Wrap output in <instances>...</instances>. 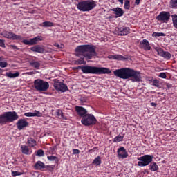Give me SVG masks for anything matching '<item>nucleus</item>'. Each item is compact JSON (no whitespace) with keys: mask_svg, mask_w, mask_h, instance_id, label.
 Segmentation results:
<instances>
[{"mask_svg":"<svg viewBox=\"0 0 177 177\" xmlns=\"http://www.w3.org/2000/svg\"><path fill=\"white\" fill-rule=\"evenodd\" d=\"M115 77L122 80H129L131 82H140L142 76L140 71L130 68H122L114 71Z\"/></svg>","mask_w":177,"mask_h":177,"instance_id":"nucleus-1","label":"nucleus"},{"mask_svg":"<svg viewBox=\"0 0 177 177\" xmlns=\"http://www.w3.org/2000/svg\"><path fill=\"white\" fill-rule=\"evenodd\" d=\"M96 46L91 44L80 45L75 48L76 56H83L86 60L92 59L97 56Z\"/></svg>","mask_w":177,"mask_h":177,"instance_id":"nucleus-2","label":"nucleus"},{"mask_svg":"<svg viewBox=\"0 0 177 177\" xmlns=\"http://www.w3.org/2000/svg\"><path fill=\"white\" fill-rule=\"evenodd\" d=\"M111 73V70L105 67L84 66L83 68L84 74H93L100 75L103 74H110Z\"/></svg>","mask_w":177,"mask_h":177,"instance_id":"nucleus-3","label":"nucleus"},{"mask_svg":"<svg viewBox=\"0 0 177 177\" xmlns=\"http://www.w3.org/2000/svg\"><path fill=\"white\" fill-rule=\"evenodd\" d=\"M19 119V115L16 111H7L0 115V124L5 125L8 122H13Z\"/></svg>","mask_w":177,"mask_h":177,"instance_id":"nucleus-4","label":"nucleus"},{"mask_svg":"<svg viewBox=\"0 0 177 177\" xmlns=\"http://www.w3.org/2000/svg\"><path fill=\"white\" fill-rule=\"evenodd\" d=\"M96 7L94 1H84L80 2L77 5V8L82 12H89Z\"/></svg>","mask_w":177,"mask_h":177,"instance_id":"nucleus-5","label":"nucleus"},{"mask_svg":"<svg viewBox=\"0 0 177 177\" xmlns=\"http://www.w3.org/2000/svg\"><path fill=\"white\" fill-rule=\"evenodd\" d=\"M34 87L37 91L46 92L49 88L50 84L42 79H36L34 81Z\"/></svg>","mask_w":177,"mask_h":177,"instance_id":"nucleus-6","label":"nucleus"},{"mask_svg":"<svg viewBox=\"0 0 177 177\" xmlns=\"http://www.w3.org/2000/svg\"><path fill=\"white\" fill-rule=\"evenodd\" d=\"M154 156L153 155L145 154L137 158L138 160V167H146L149 165L152 162Z\"/></svg>","mask_w":177,"mask_h":177,"instance_id":"nucleus-7","label":"nucleus"},{"mask_svg":"<svg viewBox=\"0 0 177 177\" xmlns=\"http://www.w3.org/2000/svg\"><path fill=\"white\" fill-rule=\"evenodd\" d=\"M81 122L85 127H90L96 124L97 119L95 118L93 114L87 113L82 118Z\"/></svg>","mask_w":177,"mask_h":177,"instance_id":"nucleus-8","label":"nucleus"},{"mask_svg":"<svg viewBox=\"0 0 177 177\" xmlns=\"http://www.w3.org/2000/svg\"><path fill=\"white\" fill-rule=\"evenodd\" d=\"M1 35L8 39L10 40H16V41H21L23 39V37L21 35H17L15 34L14 32H8V31H4L2 32Z\"/></svg>","mask_w":177,"mask_h":177,"instance_id":"nucleus-9","label":"nucleus"},{"mask_svg":"<svg viewBox=\"0 0 177 177\" xmlns=\"http://www.w3.org/2000/svg\"><path fill=\"white\" fill-rule=\"evenodd\" d=\"M171 17L169 12L162 11L159 13V15L156 16V21H162L163 23H167Z\"/></svg>","mask_w":177,"mask_h":177,"instance_id":"nucleus-10","label":"nucleus"},{"mask_svg":"<svg viewBox=\"0 0 177 177\" xmlns=\"http://www.w3.org/2000/svg\"><path fill=\"white\" fill-rule=\"evenodd\" d=\"M54 88L57 91H61L65 93L68 91V88L66 84H64L62 82H60L58 80H55Z\"/></svg>","mask_w":177,"mask_h":177,"instance_id":"nucleus-11","label":"nucleus"},{"mask_svg":"<svg viewBox=\"0 0 177 177\" xmlns=\"http://www.w3.org/2000/svg\"><path fill=\"white\" fill-rule=\"evenodd\" d=\"M155 50L158 53V55L164 58L165 59L169 61L171 58V54L168 51H164L162 48L156 47L155 48Z\"/></svg>","mask_w":177,"mask_h":177,"instance_id":"nucleus-12","label":"nucleus"},{"mask_svg":"<svg viewBox=\"0 0 177 177\" xmlns=\"http://www.w3.org/2000/svg\"><path fill=\"white\" fill-rule=\"evenodd\" d=\"M42 41V39L40 36L35 37L30 40L24 39L22 43L26 46H35L38 44L39 41Z\"/></svg>","mask_w":177,"mask_h":177,"instance_id":"nucleus-13","label":"nucleus"},{"mask_svg":"<svg viewBox=\"0 0 177 177\" xmlns=\"http://www.w3.org/2000/svg\"><path fill=\"white\" fill-rule=\"evenodd\" d=\"M115 30L119 36H126L129 33V28L126 26L118 27Z\"/></svg>","mask_w":177,"mask_h":177,"instance_id":"nucleus-14","label":"nucleus"},{"mask_svg":"<svg viewBox=\"0 0 177 177\" xmlns=\"http://www.w3.org/2000/svg\"><path fill=\"white\" fill-rule=\"evenodd\" d=\"M139 47L145 51H150L151 49L150 43L147 39H142V41H140Z\"/></svg>","mask_w":177,"mask_h":177,"instance_id":"nucleus-15","label":"nucleus"},{"mask_svg":"<svg viewBox=\"0 0 177 177\" xmlns=\"http://www.w3.org/2000/svg\"><path fill=\"white\" fill-rule=\"evenodd\" d=\"M17 129L21 131L23 129L28 127L29 123L27 122V120L24 118L19 119L18 122L16 123Z\"/></svg>","mask_w":177,"mask_h":177,"instance_id":"nucleus-16","label":"nucleus"},{"mask_svg":"<svg viewBox=\"0 0 177 177\" xmlns=\"http://www.w3.org/2000/svg\"><path fill=\"white\" fill-rule=\"evenodd\" d=\"M118 157L122 159H124L128 157V152L124 147H120L118 149Z\"/></svg>","mask_w":177,"mask_h":177,"instance_id":"nucleus-17","label":"nucleus"},{"mask_svg":"<svg viewBox=\"0 0 177 177\" xmlns=\"http://www.w3.org/2000/svg\"><path fill=\"white\" fill-rule=\"evenodd\" d=\"M75 111L77 112V115L82 118L87 114V110L82 106H76Z\"/></svg>","mask_w":177,"mask_h":177,"instance_id":"nucleus-18","label":"nucleus"},{"mask_svg":"<svg viewBox=\"0 0 177 177\" xmlns=\"http://www.w3.org/2000/svg\"><path fill=\"white\" fill-rule=\"evenodd\" d=\"M21 151L23 154L24 155H31L32 153V149L30 146L26 145H21Z\"/></svg>","mask_w":177,"mask_h":177,"instance_id":"nucleus-19","label":"nucleus"},{"mask_svg":"<svg viewBox=\"0 0 177 177\" xmlns=\"http://www.w3.org/2000/svg\"><path fill=\"white\" fill-rule=\"evenodd\" d=\"M30 51L33 53H37L39 54H44L45 49L40 45H35L30 48Z\"/></svg>","mask_w":177,"mask_h":177,"instance_id":"nucleus-20","label":"nucleus"},{"mask_svg":"<svg viewBox=\"0 0 177 177\" xmlns=\"http://www.w3.org/2000/svg\"><path fill=\"white\" fill-rule=\"evenodd\" d=\"M112 12H114V14L116 15L115 18L118 19V17H121L124 15V11L121 8H115L111 9Z\"/></svg>","mask_w":177,"mask_h":177,"instance_id":"nucleus-21","label":"nucleus"},{"mask_svg":"<svg viewBox=\"0 0 177 177\" xmlns=\"http://www.w3.org/2000/svg\"><path fill=\"white\" fill-rule=\"evenodd\" d=\"M35 170H41L46 168L45 164L41 160H38L34 166Z\"/></svg>","mask_w":177,"mask_h":177,"instance_id":"nucleus-22","label":"nucleus"},{"mask_svg":"<svg viewBox=\"0 0 177 177\" xmlns=\"http://www.w3.org/2000/svg\"><path fill=\"white\" fill-rule=\"evenodd\" d=\"M39 26L43 28H51L54 26V23L50 21H44L43 23L40 24Z\"/></svg>","mask_w":177,"mask_h":177,"instance_id":"nucleus-23","label":"nucleus"},{"mask_svg":"<svg viewBox=\"0 0 177 177\" xmlns=\"http://www.w3.org/2000/svg\"><path fill=\"white\" fill-rule=\"evenodd\" d=\"M159 169V167L156 162H153L149 164V170L151 171H157Z\"/></svg>","mask_w":177,"mask_h":177,"instance_id":"nucleus-24","label":"nucleus"},{"mask_svg":"<svg viewBox=\"0 0 177 177\" xmlns=\"http://www.w3.org/2000/svg\"><path fill=\"white\" fill-rule=\"evenodd\" d=\"M57 149V146L50 147L47 149L46 155H53L55 153V151Z\"/></svg>","mask_w":177,"mask_h":177,"instance_id":"nucleus-25","label":"nucleus"},{"mask_svg":"<svg viewBox=\"0 0 177 177\" xmlns=\"http://www.w3.org/2000/svg\"><path fill=\"white\" fill-rule=\"evenodd\" d=\"M28 144L29 147L31 148L36 146L37 142L33 138L30 137V138H28Z\"/></svg>","mask_w":177,"mask_h":177,"instance_id":"nucleus-26","label":"nucleus"},{"mask_svg":"<svg viewBox=\"0 0 177 177\" xmlns=\"http://www.w3.org/2000/svg\"><path fill=\"white\" fill-rule=\"evenodd\" d=\"M173 27L177 30V15L174 14L171 15Z\"/></svg>","mask_w":177,"mask_h":177,"instance_id":"nucleus-27","label":"nucleus"},{"mask_svg":"<svg viewBox=\"0 0 177 177\" xmlns=\"http://www.w3.org/2000/svg\"><path fill=\"white\" fill-rule=\"evenodd\" d=\"M30 65L32 67L35 68V69L39 70L40 68L41 64L39 62L32 60L30 62Z\"/></svg>","mask_w":177,"mask_h":177,"instance_id":"nucleus-28","label":"nucleus"},{"mask_svg":"<svg viewBox=\"0 0 177 177\" xmlns=\"http://www.w3.org/2000/svg\"><path fill=\"white\" fill-rule=\"evenodd\" d=\"M56 113H57V115L59 119H60V120H67L66 116H65L64 115V113L62 112V111L61 109H57L56 111Z\"/></svg>","mask_w":177,"mask_h":177,"instance_id":"nucleus-29","label":"nucleus"},{"mask_svg":"<svg viewBox=\"0 0 177 177\" xmlns=\"http://www.w3.org/2000/svg\"><path fill=\"white\" fill-rule=\"evenodd\" d=\"M6 77H8L10 79H13V78L18 77L19 76V73L16 72L15 73H12L11 72H10V73H6Z\"/></svg>","mask_w":177,"mask_h":177,"instance_id":"nucleus-30","label":"nucleus"},{"mask_svg":"<svg viewBox=\"0 0 177 177\" xmlns=\"http://www.w3.org/2000/svg\"><path fill=\"white\" fill-rule=\"evenodd\" d=\"M102 164V158L100 156H97L93 161V165L100 166Z\"/></svg>","mask_w":177,"mask_h":177,"instance_id":"nucleus-31","label":"nucleus"},{"mask_svg":"<svg viewBox=\"0 0 177 177\" xmlns=\"http://www.w3.org/2000/svg\"><path fill=\"white\" fill-rule=\"evenodd\" d=\"M169 6L171 9L177 10V0H170Z\"/></svg>","mask_w":177,"mask_h":177,"instance_id":"nucleus-32","label":"nucleus"},{"mask_svg":"<svg viewBox=\"0 0 177 177\" xmlns=\"http://www.w3.org/2000/svg\"><path fill=\"white\" fill-rule=\"evenodd\" d=\"M115 60L125 62L127 60V58L122 55H115Z\"/></svg>","mask_w":177,"mask_h":177,"instance_id":"nucleus-33","label":"nucleus"},{"mask_svg":"<svg viewBox=\"0 0 177 177\" xmlns=\"http://www.w3.org/2000/svg\"><path fill=\"white\" fill-rule=\"evenodd\" d=\"M86 62L84 61V57H81L77 60L75 61V65H82V64H86Z\"/></svg>","mask_w":177,"mask_h":177,"instance_id":"nucleus-34","label":"nucleus"},{"mask_svg":"<svg viewBox=\"0 0 177 177\" xmlns=\"http://www.w3.org/2000/svg\"><path fill=\"white\" fill-rule=\"evenodd\" d=\"M124 139V136L118 135L114 138L113 142H122Z\"/></svg>","mask_w":177,"mask_h":177,"instance_id":"nucleus-35","label":"nucleus"},{"mask_svg":"<svg viewBox=\"0 0 177 177\" xmlns=\"http://www.w3.org/2000/svg\"><path fill=\"white\" fill-rule=\"evenodd\" d=\"M47 158L49 161L53 162V161H56L58 162V157L55 156H48Z\"/></svg>","mask_w":177,"mask_h":177,"instance_id":"nucleus-36","label":"nucleus"},{"mask_svg":"<svg viewBox=\"0 0 177 177\" xmlns=\"http://www.w3.org/2000/svg\"><path fill=\"white\" fill-rule=\"evenodd\" d=\"M32 115H33V117L41 118V117H42L43 114L41 112H40L37 110H35L34 112H32Z\"/></svg>","mask_w":177,"mask_h":177,"instance_id":"nucleus-37","label":"nucleus"},{"mask_svg":"<svg viewBox=\"0 0 177 177\" xmlns=\"http://www.w3.org/2000/svg\"><path fill=\"white\" fill-rule=\"evenodd\" d=\"M166 35L163 32H153L152 34V37H165Z\"/></svg>","mask_w":177,"mask_h":177,"instance_id":"nucleus-38","label":"nucleus"},{"mask_svg":"<svg viewBox=\"0 0 177 177\" xmlns=\"http://www.w3.org/2000/svg\"><path fill=\"white\" fill-rule=\"evenodd\" d=\"M37 156L43 157L44 156V151L43 149H39L35 152Z\"/></svg>","mask_w":177,"mask_h":177,"instance_id":"nucleus-39","label":"nucleus"},{"mask_svg":"<svg viewBox=\"0 0 177 177\" xmlns=\"http://www.w3.org/2000/svg\"><path fill=\"white\" fill-rule=\"evenodd\" d=\"M152 86L156 88H160V81L157 79L153 80V82H152Z\"/></svg>","mask_w":177,"mask_h":177,"instance_id":"nucleus-40","label":"nucleus"},{"mask_svg":"<svg viewBox=\"0 0 177 177\" xmlns=\"http://www.w3.org/2000/svg\"><path fill=\"white\" fill-rule=\"evenodd\" d=\"M130 8H131L130 1L126 0V1H124V10H129Z\"/></svg>","mask_w":177,"mask_h":177,"instance_id":"nucleus-41","label":"nucleus"},{"mask_svg":"<svg viewBox=\"0 0 177 177\" xmlns=\"http://www.w3.org/2000/svg\"><path fill=\"white\" fill-rule=\"evenodd\" d=\"M22 174H23V172H20V171H12V176L13 177L21 176Z\"/></svg>","mask_w":177,"mask_h":177,"instance_id":"nucleus-42","label":"nucleus"},{"mask_svg":"<svg viewBox=\"0 0 177 177\" xmlns=\"http://www.w3.org/2000/svg\"><path fill=\"white\" fill-rule=\"evenodd\" d=\"M8 66V63L6 61L3 60L2 62H0V68H5Z\"/></svg>","mask_w":177,"mask_h":177,"instance_id":"nucleus-43","label":"nucleus"},{"mask_svg":"<svg viewBox=\"0 0 177 177\" xmlns=\"http://www.w3.org/2000/svg\"><path fill=\"white\" fill-rule=\"evenodd\" d=\"M45 168L50 172L54 171V167L52 165H46Z\"/></svg>","mask_w":177,"mask_h":177,"instance_id":"nucleus-44","label":"nucleus"},{"mask_svg":"<svg viewBox=\"0 0 177 177\" xmlns=\"http://www.w3.org/2000/svg\"><path fill=\"white\" fill-rule=\"evenodd\" d=\"M159 77H160L162 79H166L167 78V75H166L165 73L161 72L160 73H159Z\"/></svg>","mask_w":177,"mask_h":177,"instance_id":"nucleus-45","label":"nucleus"},{"mask_svg":"<svg viewBox=\"0 0 177 177\" xmlns=\"http://www.w3.org/2000/svg\"><path fill=\"white\" fill-rule=\"evenodd\" d=\"M24 116L28 117V118L33 117V113L32 112L25 113Z\"/></svg>","mask_w":177,"mask_h":177,"instance_id":"nucleus-46","label":"nucleus"},{"mask_svg":"<svg viewBox=\"0 0 177 177\" xmlns=\"http://www.w3.org/2000/svg\"><path fill=\"white\" fill-rule=\"evenodd\" d=\"M4 40L0 39V47L5 48V43Z\"/></svg>","mask_w":177,"mask_h":177,"instance_id":"nucleus-47","label":"nucleus"},{"mask_svg":"<svg viewBox=\"0 0 177 177\" xmlns=\"http://www.w3.org/2000/svg\"><path fill=\"white\" fill-rule=\"evenodd\" d=\"M80 153V151L78 149H74L73 150V153L74 154V155H75V154H79Z\"/></svg>","mask_w":177,"mask_h":177,"instance_id":"nucleus-48","label":"nucleus"},{"mask_svg":"<svg viewBox=\"0 0 177 177\" xmlns=\"http://www.w3.org/2000/svg\"><path fill=\"white\" fill-rule=\"evenodd\" d=\"M10 48L12 50H19V48L17 46H15V45H10Z\"/></svg>","mask_w":177,"mask_h":177,"instance_id":"nucleus-49","label":"nucleus"},{"mask_svg":"<svg viewBox=\"0 0 177 177\" xmlns=\"http://www.w3.org/2000/svg\"><path fill=\"white\" fill-rule=\"evenodd\" d=\"M115 55H111L109 56V59L115 60Z\"/></svg>","mask_w":177,"mask_h":177,"instance_id":"nucleus-50","label":"nucleus"},{"mask_svg":"<svg viewBox=\"0 0 177 177\" xmlns=\"http://www.w3.org/2000/svg\"><path fill=\"white\" fill-rule=\"evenodd\" d=\"M55 47H57V48H62L63 47H64V45H59V44H55Z\"/></svg>","mask_w":177,"mask_h":177,"instance_id":"nucleus-51","label":"nucleus"},{"mask_svg":"<svg viewBox=\"0 0 177 177\" xmlns=\"http://www.w3.org/2000/svg\"><path fill=\"white\" fill-rule=\"evenodd\" d=\"M77 67V70L80 69L82 70V73L84 72V66H79Z\"/></svg>","mask_w":177,"mask_h":177,"instance_id":"nucleus-52","label":"nucleus"},{"mask_svg":"<svg viewBox=\"0 0 177 177\" xmlns=\"http://www.w3.org/2000/svg\"><path fill=\"white\" fill-rule=\"evenodd\" d=\"M166 87H167V88H171L172 87V84L167 83V84H166Z\"/></svg>","mask_w":177,"mask_h":177,"instance_id":"nucleus-53","label":"nucleus"},{"mask_svg":"<svg viewBox=\"0 0 177 177\" xmlns=\"http://www.w3.org/2000/svg\"><path fill=\"white\" fill-rule=\"evenodd\" d=\"M151 106L153 107H157V103L155 102H151Z\"/></svg>","mask_w":177,"mask_h":177,"instance_id":"nucleus-54","label":"nucleus"},{"mask_svg":"<svg viewBox=\"0 0 177 177\" xmlns=\"http://www.w3.org/2000/svg\"><path fill=\"white\" fill-rule=\"evenodd\" d=\"M80 101L82 103H86V100L85 98H81Z\"/></svg>","mask_w":177,"mask_h":177,"instance_id":"nucleus-55","label":"nucleus"},{"mask_svg":"<svg viewBox=\"0 0 177 177\" xmlns=\"http://www.w3.org/2000/svg\"><path fill=\"white\" fill-rule=\"evenodd\" d=\"M140 0H136L135 4H136V6H139V5H140Z\"/></svg>","mask_w":177,"mask_h":177,"instance_id":"nucleus-56","label":"nucleus"},{"mask_svg":"<svg viewBox=\"0 0 177 177\" xmlns=\"http://www.w3.org/2000/svg\"><path fill=\"white\" fill-rule=\"evenodd\" d=\"M5 61L3 56H0V62Z\"/></svg>","mask_w":177,"mask_h":177,"instance_id":"nucleus-57","label":"nucleus"},{"mask_svg":"<svg viewBox=\"0 0 177 177\" xmlns=\"http://www.w3.org/2000/svg\"><path fill=\"white\" fill-rule=\"evenodd\" d=\"M120 4L123 5L124 4V0H118Z\"/></svg>","mask_w":177,"mask_h":177,"instance_id":"nucleus-58","label":"nucleus"},{"mask_svg":"<svg viewBox=\"0 0 177 177\" xmlns=\"http://www.w3.org/2000/svg\"><path fill=\"white\" fill-rule=\"evenodd\" d=\"M3 73V69L0 68V74Z\"/></svg>","mask_w":177,"mask_h":177,"instance_id":"nucleus-59","label":"nucleus"},{"mask_svg":"<svg viewBox=\"0 0 177 177\" xmlns=\"http://www.w3.org/2000/svg\"><path fill=\"white\" fill-rule=\"evenodd\" d=\"M74 70H78L77 66L73 68Z\"/></svg>","mask_w":177,"mask_h":177,"instance_id":"nucleus-60","label":"nucleus"},{"mask_svg":"<svg viewBox=\"0 0 177 177\" xmlns=\"http://www.w3.org/2000/svg\"><path fill=\"white\" fill-rule=\"evenodd\" d=\"M159 95H164V93H159Z\"/></svg>","mask_w":177,"mask_h":177,"instance_id":"nucleus-61","label":"nucleus"},{"mask_svg":"<svg viewBox=\"0 0 177 177\" xmlns=\"http://www.w3.org/2000/svg\"><path fill=\"white\" fill-rule=\"evenodd\" d=\"M89 177H91V176H89Z\"/></svg>","mask_w":177,"mask_h":177,"instance_id":"nucleus-62","label":"nucleus"}]
</instances>
